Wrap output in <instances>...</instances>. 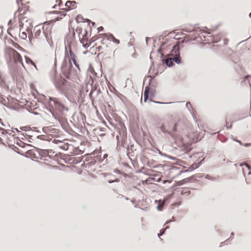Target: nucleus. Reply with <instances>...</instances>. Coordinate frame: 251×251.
Here are the masks:
<instances>
[{
    "label": "nucleus",
    "instance_id": "nucleus-4",
    "mask_svg": "<svg viewBox=\"0 0 251 251\" xmlns=\"http://www.w3.org/2000/svg\"><path fill=\"white\" fill-rule=\"evenodd\" d=\"M49 105L50 111L55 119H59L63 115L64 111L69 110L63 101L58 98H50Z\"/></svg>",
    "mask_w": 251,
    "mask_h": 251
},
{
    "label": "nucleus",
    "instance_id": "nucleus-32",
    "mask_svg": "<svg viewBox=\"0 0 251 251\" xmlns=\"http://www.w3.org/2000/svg\"><path fill=\"white\" fill-rule=\"evenodd\" d=\"M67 82V81H66V80H64L63 82Z\"/></svg>",
    "mask_w": 251,
    "mask_h": 251
},
{
    "label": "nucleus",
    "instance_id": "nucleus-22",
    "mask_svg": "<svg viewBox=\"0 0 251 251\" xmlns=\"http://www.w3.org/2000/svg\"><path fill=\"white\" fill-rule=\"evenodd\" d=\"M26 61L27 63H31L32 65H34V66H35L34 62L31 60L29 58H27L26 59Z\"/></svg>",
    "mask_w": 251,
    "mask_h": 251
},
{
    "label": "nucleus",
    "instance_id": "nucleus-17",
    "mask_svg": "<svg viewBox=\"0 0 251 251\" xmlns=\"http://www.w3.org/2000/svg\"><path fill=\"white\" fill-rule=\"evenodd\" d=\"M104 36L106 37V39L107 40H110V41H112V39H113L114 38V36L112 34H109V35L104 34Z\"/></svg>",
    "mask_w": 251,
    "mask_h": 251
},
{
    "label": "nucleus",
    "instance_id": "nucleus-20",
    "mask_svg": "<svg viewBox=\"0 0 251 251\" xmlns=\"http://www.w3.org/2000/svg\"><path fill=\"white\" fill-rule=\"evenodd\" d=\"M240 166H245L249 170L250 169V165H248V164H247L246 163H241V164H240Z\"/></svg>",
    "mask_w": 251,
    "mask_h": 251
},
{
    "label": "nucleus",
    "instance_id": "nucleus-8",
    "mask_svg": "<svg viewBox=\"0 0 251 251\" xmlns=\"http://www.w3.org/2000/svg\"><path fill=\"white\" fill-rule=\"evenodd\" d=\"M90 51L94 54H96L97 52H99V54L104 53L102 47L100 46H97L96 43L90 48Z\"/></svg>",
    "mask_w": 251,
    "mask_h": 251
},
{
    "label": "nucleus",
    "instance_id": "nucleus-14",
    "mask_svg": "<svg viewBox=\"0 0 251 251\" xmlns=\"http://www.w3.org/2000/svg\"><path fill=\"white\" fill-rule=\"evenodd\" d=\"M150 89L148 87H146L145 88L144 93V100L145 102H146L148 97H149V93Z\"/></svg>",
    "mask_w": 251,
    "mask_h": 251
},
{
    "label": "nucleus",
    "instance_id": "nucleus-28",
    "mask_svg": "<svg viewBox=\"0 0 251 251\" xmlns=\"http://www.w3.org/2000/svg\"><path fill=\"white\" fill-rule=\"evenodd\" d=\"M23 1V0H17L16 1H17V3L18 4H19L20 2H22Z\"/></svg>",
    "mask_w": 251,
    "mask_h": 251
},
{
    "label": "nucleus",
    "instance_id": "nucleus-1",
    "mask_svg": "<svg viewBox=\"0 0 251 251\" xmlns=\"http://www.w3.org/2000/svg\"><path fill=\"white\" fill-rule=\"evenodd\" d=\"M177 35L175 34V32L169 33L166 37L167 42L162 44V49H165L166 47H171L172 49L169 57L166 59L165 63L168 66H172L174 64L173 62L175 61L176 63H180V58L179 56V50L180 49V42L177 41L179 39L177 37Z\"/></svg>",
    "mask_w": 251,
    "mask_h": 251
},
{
    "label": "nucleus",
    "instance_id": "nucleus-21",
    "mask_svg": "<svg viewBox=\"0 0 251 251\" xmlns=\"http://www.w3.org/2000/svg\"><path fill=\"white\" fill-rule=\"evenodd\" d=\"M13 46L17 49H22V47L16 43H14Z\"/></svg>",
    "mask_w": 251,
    "mask_h": 251
},
{
    "label": "nucleus",
    "instance_id": "nucleus-24",
    "mask_svg": "<svg viewBox=\"0 0 251 251\" xmlns=\"http://www.w3.org/2000/svg\"><path fill=\"white\" fill-rule=\"evenodd\" d=\"M191 149L190 146L189 145L186 146V149H185V152L189 151Z\"/></svg>",
    "mask_w": 251,
    "mask_h": 251
},
{
    "label": "nucleus",
    "instance_id": "nucleus-5",
    "mask_svg": "<svg viewBox=\"0 0 251 251\" xmlns=\"http://www.w3.org/2000/svg\"><path fill=\"white\" fill-rule=\"evenodd\" d=\"M75 32L78 34V36L80 43L85 49H88L93 42L97 40L99 37L94 36L89 39V35L85 28L77 27L75 29Z\"/></svg>",
    "mask_w": 251,
    "mask_h": 251
},
{
    "label": "nucleus",
    "instance_id": "nucleus-23",
    "mask_svg": "<svg viewBox=\"0 0 251 251\" xmlns=\"http://www.w3.org/2000/svg\"><path fill=\"white\" fill-rule=\"evenodd\" d=\"M112 41H114L115 43H116L117 44H119V43H120L119 40L116 39L115 37H114V38L113 39H112Z\"/></svg>",
    "mask_w": 251,
    "mask_h": 251
},
{
    "label": "nucleus",
    "instance_id": "nucleus-27",
    "mask_svg": "<svg viewBox=\"0 0 251 251\" xmlns=\"http://www.w3.org/2000/svg\"><path fill=\"white\" fill-rule=\"evenodd\" d=\"M106 40L105 39H103L102 40H101V43L102 44H104L106 43Z\"/></svg>",
    "mask_w": 251,
    "mask_h": 251
},
{
    "label": "nucleus",
    "instance_id": "nucleus-15",
    "mask_svg": "<svg viewBox=\"0 0 251 251\" xmlns=\"http://www.w3.org/2000/svg\"><path fill=\"white\" fill-rule=\"evenodd\" d=\"M56 4L52 6V8H55L56 6L58 5L59 7L61 6L62 5V1L61 0H57L56 1Z\"/></svg>",
    "mask_w": 251,
    "mask_h": 251
},
{
    "label": "nucleus",
    "instance_id": "nucleus-10",
    "mask_svg": "<svg viewBox=\"0 0 251 251\" xmlns=\"http://www.w3.org/2000/svg\"><path fill=\"white\" fill-rule=\"evenodd\" d=\"M65 6L66 8L64 9L65 10L69 11L76 8V3L75 1H67L65 3Z\"/></svg>",
    "mask_w": 251,
    "mask_h": 251
},
{
    "label": "nucleus",
    "instance_id": "nucleus-11",
    "mask_svg": "<svg viewBox=\"0 0 251 251\" xmlns=\"http://www.w3.org/2000/svg\"><path fill=\"white\" fill-rule=\"evenodd\" d=\"M40 149L43 151V153L44 154L47 155L48 156H49L50 157H51L54 153V152L52 150L46 149L44 147L42 146H41V148Z\"/></svg>",
    "mask_w": 251,
    "mask_h": 251
},
{
    "label": "nucleus",
    "instance_id": "nucleus-25",
    "mask_svg": "<svg viewBox=\"0 0 251 251\" xmlns=\"http://www.w3.org/2000/svg\"><path fill=\"white\" fill-rule=\"evenodd\" d=\"M165 229H163L160 230V233L158 234V236L159 237L161 235H162L164 232Z\"/></svg>",
    "mask_w": 251,
    "mask_h": 251
},
{
    "label": "nucleus",
    "instance_id": "nucleus-9",
    "mask_svg": "<svg viewBox=\"0 0 251 251\" xmlns=\"http://www.w3.org/2000/svg\"><path fill=\"white\" fill-rule=\"evenodd\" d=\"M10 134L8 133L5 129L3 128H0V142H7V139L8 138V136Z\"/></svg>",
    "mask_w": 251,
    "mask_h": 251
},
{
    "label": "nucleus",
    "instance_id": "nucleus-31",
    "mask_svg": "<svg viewBox=\"0 0 251 251\" xmlns=\"http://www.w3.org/2000/svg\"><path fill=\"white\" fill-rule=\"evenodd\" d=\"M250 17L251 18V13L250 14Z\"/></svg>",
    "mask_w": 251,
    "mask_h": 251
},
{
    "label": "nucleus",
    "instance_id": "nucleus-13",
    "mask_svg": "<svg viewBox=\"0 0 251 251\" xmlns=\"http://www.w3.org/2000/svg\"><path fill=\"white\" fill-rule=\"evenodd\" d=\"M154 180V178L149 177L145 180L142 181V183L143 185L152 184Z\"/></svg>",
    "mask_w": 251,
    "mask_h": 251
},
{
    "label": "nucleus",
    "instance_id": "nucleus-7",
    "mask_svg": "<svg viewBox=\"0 0 251 251\" xmlns=\"http://www.w3.org/2000/svg\"><path fill=\"white\" fill-rule=\"evenodd\" d=\"M172 127H170V124L167 123L166 124L163 125L160 129L161 131L163 132H168L170 133L172 131H175L176 130V125L174 123H172Z\"/></svg>",
    "mask_w": 251,
    "mask_h": 251
},
{
    "label": "nucleus",
    "instance_id": "nucleus-19",
    "mask_svg": "<svg viewBox=\"0 0 251 251\" xmlns=\"http://www.w3.org/2000/svg\"><path fill=\"white\" fill-rule=\"evenodd\" d=\"M20 37L22 39H25L26 38V34L25 32H22L20 34Z\"/></svg>",
    "mask_w": 251,
    "mask_h": 251
},
{
    "label": "nucleus",
    "instance_id": "nucleus-12",
    "mask_svg": "<svg viewBox=\"0 0 251 251\" xmlns=\"http://www.w3.org/2000/svg\"><path fill=\"white\" fill-rule=\"evenodd\" d=\"M197 131L193 132L192 133H188V137L190 138V141L191 142H194L197 136Z\"/></svg>",
    "mask_w": 251,
    "mask_h": 251
},
{
    "label": "nucleus",
    "instance_id": "nucleus-16",
    "mask_svg": "<svg viewBox=\"0 0 251 251\" xmlns=\"http://www.w3.org/2000/svg\"><path fill=\"white\" fill-rule=\"evenodd\" d=\"M65 16H66V14H61L59 17H57L53 20L54 22L59 21V20L62 19Z\"/></svg>",
    "mask_w": 251,
    "mask_h": 251
},
{
    "label": "nucleus",
    "instance_id": "nucleus-2",
    "mask_svg": "<svg viewBox=\"0 0 251 251\" xmlns=\"http://www.w3.org/2000/svg\"><path fill=\"white\" fill-rule=\"evenodd\" d=\"M5 58L11 75L14 76L19 75L21 66L24 67L21 55L12 48H7L5 50Z\"/></svg>",
    "mask_w": 251,
    "mask_h": 251
},
{
    "label": "nucleus",
    "instance_id": "nucleus-18",
    "mask_svg": "<svg viewBox=\"0 0 251 251\" xmlns=\"http://www.w3.org/2000/svg\"><path fill=\"white\" fill-rule=\"evenodd\" d=\"M30 87L32 90V92L33 94H34V93H37V90H36L35 88L34 84L31 83L30 84Z\"/></svg>",
    "mask_w": 251,
    "mask_h": 251
},
{
    "label": "nucleus",
    "instance_id": "nucleus-26",
    "mask_svg": "<svg viewBox=\"0 0 251 251\" xmlns=\"http://www.w3.org/2000/svg\"><path fill=\"white\" fill-rule=\"evenodd\" d=\"M52 142H53L55 144H57L58 143H60L61 141L58 140L54 139L53 141H52Z\"/></svg>",
    "mask_w": 251,
    "mask_h": 251
},
{
    "label": "nucleus",
    "instance_id": "nucleus-3",
    "mask_svg": "<svg viewBox=\"0 0 251 251\" xmlns=\"http://www.w3.org/2000/svg\"><path fill=\"white\" fill-rule=\"evenodd\" d=\"M53 25L49 22H45L43 25H37L34 29V37L39 42L46 40L50 45L52 44Z\"/></svg>",
    "mask_w": 251,
    "mask_h": 251
},
{
    "label": "nucleus",
    "instance_id": "nucleus-30",
    "mask_svg": "<svg viewBox=\"0 0 251 251\" xmlns=\"http://www.w3.org/2000/svg\"><path fill=\"white\" fill-rule=\"evenodd\" d=\"M160 178H159V179L157 180V182H159V181H160Z\"/></svg>",
    "mask_w": 251,
    "mask_h": 251
},
{
    "label": "nucleus",
    "instance_id": "nucleus-6",
    "mask_svg": "<svg viewBox=\"0 0 251 251\" xmlns=\"http://www.w3.org/2000/svg\"><path fill=\"white\" fill-rule=\"evenodd\" d=\"M65 53L70 57V61L71 62L72 60L74 65L78 69V70H80L79 64L77 63L76 60V56L73 52L71 45L68 44L67 46L66 47Z\"/></svg>",
    "mask_w": 251,
    "mask_h": 251
},
{
    "label": "nucleus",
    "instance_id": "nucleus-33",
    "mask_svg": "<svg viewBox=\"0 0 251 251\" xmlns=\"http://www.w3.org/2000/svg\"><path fill=\"white\" fill-rule=\"evenodd\" d=\"M218 40H217V41H215V42H218Z\"/></svg>",
    "mask_w": 251,
    "mask_h": 251
},
{
    "label": "nucleus",
    "instance_id": "nucleus-29",
    "mask_svg": "<svg viewBox=\"0 0 251 251\" xmlns=\"http://www.w3.org/2000/svg\"><path fill=\"white\" fill-rule=\"evenodd\" d=\"M52 12H53V13H57L58 12H57V11H53Z\"/></svg>",
    "mask_w": 251,
    "mask_h": 251
}]
</instances>
